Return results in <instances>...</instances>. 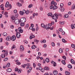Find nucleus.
Returning a JSON list of instances; mask_svg holds the SVG:
<instances>
[{
  "mask_svg": "<svg viewBox=\"0 0 75 75\" xmlns=\"http://www.w3.org/2000/svg\"><path fill=\"white\" fill-rule=\"evenodd\" d=\"M7 55H8V52L7 51H6L5 53L2 54L1 57L2 58H5V56H7Z\"/></svg>",
  "mask_w": 75,
  "mask_h": 75,
  "instance_id": "nucleus-1",
  "label": "nucleus"
},
{
  "mask_svg": "<svg viewBox=\"0 0 75 75\" xmlns=\"http://www.w3.org/2000/svg\"><path fill=\"white\" fill-rule=\"evenodd\" d=\"M26 21V19L25 18H22L21 19L20 23H24Z\"/></svg>",
  "mask_w": 75,
  "mask_h": 75,
  "instance_id": "nucleus-2",
  "label": "nucleus"
},
{
  "mask_svg": "<svg viewBox=\"0 0 75 75\" xmlns=\"http://www.w3.org/2000/svg\"><path fill=\"white\" fill-rule=\"evenodd\" d=\"M53 19L54 20H57L58 19V16H57V13L54 14L52 16Z\"/></svg>",
  "mask_w": 75,
  "mask_h": 75,
  "instance_id": "nucleus-3",
  "label": "nucleus"
},
{
  "mask_svg": "<svg viewBox=\"0 0 75 75\" xmlns=\"http://www.w3.org/2000/svg\"><path fill=\"white\" fill-rule=\"evenodd\" d=\"M15 23L16 25H18L20 23V21L18 19H15Z\"/></svg>",
  "mask_w": 75,
  "mask_h": 75,
  "instance_id": "nucleus-4",
  "label": "nucleus"
},
{
  "mask_svg": "<svg viewBox=\"0 0 75 75\" xmlns=\"http://www.w3.org/2000/svg\"><path fill=\"white\" fill-rule=\"evenodd\" d=\"M16 37L18 38H20L21 35H20V33H18V32H16Z\"/></svg>",
  "mask_w": 75,
  "mask_h": 75,
  "instance_id": "nucleus-5",
  "label": "nucleus"
},
{
  "mask_svg": "<svg viewBox=\"0 0 75 75\" xmlns=\"http://www.w3.org/2000/svg\"><path fill=\"white\" fill-rule=\"evenodd\" d=\"M47 27H46V29L47 30H48L49 29H50L51 30H53V28H51L50 27H49L48 25H47Z\"/></svg>",
  "mask_w": 75,
  "mask_h": 75,
  "instance_id": "nucleus-6",
  "label": "nucleus"
},
{
  "mask_svg": "<svg viewBox=\"0 0 75 75\" xmlns=\"http://www.w3.org/2000/svg\"><path fill=\"white\" fill-rule=\"evenodd\" d=\"M24 50V46L23 45H21L20 47V50L21 51H23Z\"/></svg>",
  "mask_w": 75,
  "mask_h": 75,
  "instance_id": "nucleus-7",
  "label": "nucleus"
},
{
  "mask_svg": "<svg viewBox=\"0 0 75 75\" xmlns=\"http://www.w3.org/2000/svg\"><path fill=\"white\" fill-rule=\"evenodd\" d=\"M16 39V36L15 35H13V37L11 38V40L12 41H15Z\"/></svg>",
  "mask_w": 75,
  "mask_h": 75,
  "instance_id": "nucleus-8",
  "label": "nucleus"
},
{
  "mask_svg": "<svg viewBox=\"0 0 75 75\" xmlns=\"http://www.w3.org/2000/svg\"><path fill=\"white\" fill-rule=\"evenodd\" d=\"M35 36L33 34L31 35L30 37V40H31V39H33V38H35Z\"/></svg>",
  "mask_w": 75,
  "mask_h": 75,
  "instance_id": "nucleus-9",
  "label": "nucleus"
},
{
  "mask_svg": "<svg viewBox=\"0 0 75 75\" xmlns=\"http://www.w3.org/2000/svg\"><path fill=\"white\" fill-rule=\"evenodd\" d=\"M47 25H45V24H44L42 23L41 24V27H43V28H46V27H47Z\"/></svg>",
  "mask_w": 75,
  "mask_h": 75,
  "instance_id": "nucleus-10",
  "label": "nucleus"
},
{
  "mask_svg": "<svg viewBox=\"0 0 75 75\" xmlns=\"http://www.w3.org/2000/svg\"><path fill=\"white\" fill-rule=\"evenodd\" d=\"M51 4L52 5L53 4L54 6H55L57 4V3L54 2V1H52L51 2Z\"/></svg>",
  "mask_w": 75,
  "mask_h": 75,
  "instance_id": "nucleus-11",
  "label": "nucleus"
},
{
  "mask_svg": "<svg viewBox=\"0 0 75 75\" xmlns=\"http://www.w3.org/2000/svg\"><path fill=\"white\" fill-rule=\"evenodd\" d=\"M34 42H36V44H37L40 42V40H38L35 39L34 40Z\"/></svg>",
  "mask_w": 75,
  "mask_h": 75,
  "instance_id": "nucleus-12",
  "label": "nucleus"
},
{
  "mask_svg": "<svg viewBox=\"0 0 75 75\" xmlns=\"http://www.w3.org/2000/svg\"><path fill=\"white\" fill-rule=\"evenodd\" d=\"M54 75H57L58 74V71L56 70H54L53 72Z\"/></svg>",
  "mask_w": 75,
  "mask_h": 75,
  "instance_id": "nucleus-13",
  "label": "nucleus"
},
{
  "mask_svg": "<svg viewBox=\"0 0 75 75\" xmlns=\"http://www.w3.org/2000/svg\"><path fill=\"white\" fill-rule=\"evenodd\" d=\"M10 40H11V37L9 36L7 37L6 38V40L7 41H10Z\"/></svg>",
  "mask_w": 75,
  "mask_h": 75,
  "instance_id": "nucleus-14",
  "label": "nucleus"
},
{
  "mask_svg": "<svg viewBox=\"0 0 75 75\" xmlns=\"http://www.w3.org/2000/svg\"><path fill=\"white\" fill-rule=\"evenodd\" d=\"M21 23L20 25L21 27H24V25H25V23Z\"/></svg>",
  "mask_w": 75,
  "mask_h": 75,
  "instance_id": "nucleus-15",
  "label": "nucleus"
},
{
  "mask_svg": "<svg viewBox=\"0 0 75 75\" xmlns=\"http://www.w3.org/2000/svg\"><path fill=\"white\" fill-rule=\"evenodd\" d=\"M7 72H10L11 71V69L10 68H8L6 69Z\"/></svg>",
  "mask_w": 75,
  "mask_h": 75,
  "instance_id": "nucleus-16",
  "label": "nucleus"
},
{
  "mask_svg": "<svg viewBox=\"0 0 75 75\" xmlns=\"http://www.w3.org/2000/svg\"><path fill=\"white\" fill-rule=\"evenodd\" d=\"M48 16H50V17H52L53 16V14L52 13H49L48 14Z\"/></svg>",
  "mask_w": 75,
  "mask_h": 75,
  "instance_id": "nucleus-17",
  "label": "nucleus"
},
{
  "mask_svg": "<svg viewBox=\"0 0 75 75\" xmlns=\"http://www.w3.org/2000/svg\"><path fill=\"white\" fill-rule=\"evenodd\" d=\"M6 68H9L10 67V63H8L7 64V65L6 66Z\"/></svg>",
  "mask_w": 75,
  "mask_h": 75,
  "instance_id": "nucleus-18",
  "label": "nucleus"
},
{
  "mask_svg": "<svg viewBox=\"0 0 75 75\" xmlns=\"http://www.w3.org/2000/svg\"><path fill=\"white\" fill-rule=\"evenodd\" d=\"M4 6L3 5H1L0 6V8H1L2 10H4V7H3Z\"/></svg>",
  "mask_w": 75,
  "mask_h": 75,
  "instance_id": "nucleus-19",
  "label": "nucleus"
},
{
  "mask_svg": "<svg viewBox=\"0 0 75 75\" xmlns=\"http://www.w3.org/2000/svg\"><path fill=\"white\" fill-rule=\"evenodd\" d=\"M71 27L72 29H73V28H75V24L71 25Z\"/></svg>",
  "mask_w": 75,
  "mask_h": 75,
  "instance_id": "nucleus-20",
  "label": "nucleus"
},
{
  "mask_svg": "<svg viewBox=\"0 0 75 75\" xmlns=\"http://www.w3.org/2000/svg\"><path fill=\"white\" fill-rule=\"evenodd\" d=\"M68 67L70 69H71L72 67V66L70 64H69L68 65Z\"/></svg>",
  "mask_w": 75,
  "mask_h": 75,
  "instance_id": "nucleus-21",
  "label": "nucleus"
},
{
  "mask_svg": "<svg viewBox=\"0 0 75 75\" xmlns=\"http://www.w3.org/2000/svg\"><path fill=\"white\" fill-rule=\"evenodd\" d=\"M57 8H58V7L57 6H53V10H55V9H57Z\"/></svg>",
  "mask_w": 75,
  "mask_h": 75,
  "instance_id": "nucleus-22",
  "label": "nucleus"
},
{
  "mask_svg": "<svg viewBox=\"0 0 75 75\" xmlns=\"http://www.w3.org/2000/svg\"><path fill=\"white\" fill-rule=\"evenodd\" d=\"M17 5L18 6H22V4H21L19 2H18L17 4Z\"/></svg>",
  "mask_w": 75,
  "mask_h": 75,
  "instance_id": "nucleus-23",
  "label": "nucleus"
},
{
  "mask_svg": "<svg viewBox=\"0 0 75 75\" xmlns=\"http://www.w3.org/2000/svg\"><path fill=\"white\" fill-rule=\"evenodd\" d=\"M45 70H49V67L47 66H45L44 68Z\"/></svg>",
  "mask_w": 75,
  "mask_h": 75,
  "instance_id": "nucleus-24",
  "label": "nucleus"
},
{
  "mask_svg": "<svg viewBox=\"0 0 75 75\" xmlns=\"http://www.w3.org/2000/svg\"><path fill=\"white\" fill-rule=\"evenodd\" d=\"M64 18H68V17H69V15L67 14H66L64 16Z\"/></svg>",
  "mask_w": 75,
  "mask_h": 75,
  "instance_id": "nucleus-25",
  "label": "nucleus"
},
{
  "mask_svg": "<svg viewBox=\"0 0 75 75\" xmlns=\"http://www.w3.org/2000/svg\"><path fill=\"white\" fill-rule=\"evenodd\" d=\"M62 62L63 64V65H65V64H66V63L64 60H62Z\"/></svg>",
  "mask_w": 75,
  "mask_h": 75,
  "instance_id": "nucleus-26",
  "label": "nucleus"
},
{
  "mask_svg": "<svg viewBox=\"0 0 75 75\" xmlns=\"http://www.w3.org/2000/svg\"><path fill=\"white\" fill-rule=\"evenodd\" d=\"M59 52L60 53H62L63 51L62 49H60L59 50Z\"/></svg>",
  "mask_w": 75,
  "mask_h": 75,
  "instance_id": "nucleus-27",
  "label": "nucleus"
},
{
  "mask_svg": "<svg viewBox=\"0 0 75 75\" xmlns=\"http://www.w3.org/2000/svg\"><path fill=\"white\" fill-rule=\"evenodd\" d=\"M71 64H74V60L72 59H71Z\"/></svg>",
  "mask_w": 75,
  "mask_h": 75,
  "instance_id": "nucleus-28",
  "label": "nucleus"
},
{
  "mask_svg": "<svg viewBox=\"0 0 75 75\" xmlns=\"http://www.w3.org/2000/svg\"><path fill=\"white\" fill-rule=\"evenodd\" d=\"M46 61L47 62H50V60H49V58H47L46 59Z\"/></svg>",
  "mask_w": 75,
  "mask_h": 75,
  "instance_id": "nucleus-29",
  "label": "nucleus"
},
{
  "mask_svg": "<svg viewBox=\"0 0 75 75\" xmlns=\"http://www.w3.org/2000/svg\"><path fill=\"white\" fill-rule=\"evenodd\" d=\"M3 35L4 36H7V33L6 32L4 33H3Z\"/></svg>",
  "mask_w": 75,
  "mask_h": 75,
  "instance_id": "nucleus-30",
  "label": "nucleus"
},
{
  "mask_svg": "<svg viewBox=\"0 0 75 75\" xmlns=\"http://www.w3.org/2000/svg\"><path fill=\"white\" fill-rule=\"evenodd\" d=\"M20 14H21V15L22 16H23V15H24V13H23V12L21 11H20Z\"/></svg>",
  "mask_w": 75,
  "mask_h": 75,
  "instance_id": "nucleus-31",
  "label": "nucleus"
},
{
  "mask_svg": "<svg viewBox=\"0 0 75 75\" xmlns=\"http://www.w3.org/2000/svg\"><path fill=\"white\" fill-rule=\"evenodd\" d=\"M26 66V64H22V67L23 68H25V66Z\"/></svg>",
  "mask_w": 75,
  "mask_h": 75,
  "instance_id": "nucleus-32",
  "label": "nucleus"
},
{
  "mask_svg": "<svg viewBox=\"0 0 75 75\" xmlns=\"http://www.w3.org/2000/svg\"><path fill=\"white\" fill-rule=\"evenodd\" d=\"M65 22H59V23L60 24H62V25H63V24H65Z\"/></svg>",
  "mask_w": 75,
  "mask_h": 75,
  "instance_id": "nucleus-33",
  "label": "nucleus"
},
{
  "mask_svg": "<svg viewBox=\"0 0 75 75\" xmlns=\"http://www.w3.org/2000/svg\"><path fill=\"white\" fill-rule=\"evenodd\" d=\"M75 4H74L73 5L72 7V9L73 10H74V9H75Z\"/></svg>",
  "mask_w": 75,
  "mask_h": 75,
  "instance_id": "nucleus-34",
  "label": "nucleus"
},
{
  "mask_svg": "<svg viewBox=\"0 0 75 75\" xmlns=\"http://www.w3.org/2000/svg\"><path fill=\"white\" fill-rule=\"evenodd\" d=\"M65 74L67 75H70V73L68 71H66Z\"/></svg>",
  "mask_w": 75,
  "mask_h": 75,
  "instance_id": "nucleus-35",
  "label": "nucleus"
},
{
  "mask_svg": "<svg viewBox=\"0 0 75 75\" xmlns=\"http://www.w3.org/2000/svg\"><path fill=\"white\" fill-rule=\"evenodd\" d=\"M62 41L63 42H67V41L65 40L64 38L62 39Z\"/></svg>",
  "mask_w": 75,
  "mask_h": 75,
  "instance_id": "nucleus-36",
  "label": "nucleus"
},
{
  "mask_svg": "<svg viewBox=\"0 0 75 75\" xmlns=\"http://www.w3.org/2000/svg\"><path fill=\"white\" fill-rule=\"evenodd\" d=\"M16 48V46L15 45H13V47H11V50H13L14 48Z\"/></svg>",
  "mask_w": 75,
  "mask_h": 75,
  "instance_id": "nucleus-37",
  "label": "nucleus"
},
{
  "mask_svg": "<svg viewBox=\"0 0 75 75\" xmlns=\"http://www.w3.org/2000/svg\"><path fill=\"white\" fill-rule=\"evenodd\" d=\"M21 69L18 70V72L19 74H20L21 73Z\"/></svg>",
  "mask_w": 75,
  "mask_h": 75,
  "instance_id": "nucleus-38",
  "label": "nucleus"
},
{
  "mask_svg": "<svg viewBox=\"0 0 75 75\" xmlns=\"http://www.w3.org/2000/svg\"><path fill=\"white\" fill-rule=\"evenodd\" d=\"M71 46L72 48H75V45L74 44H71Z\"/></svg>",
  "mask_w": 75,
  "mask_h": 75,
  "instance_id": "nucleus-39",
  "label": "nucleus"
},
{
  "mask_svg": "<svg viewBox=\"0 0 75 75\" xmlns=\"http://www.w3.org/2000/svg\"><path fill=\"white\" fill-rule=\"evenodd\" d=\"M12 19V23H14L16 22V19Z\"/></svg>",
  "mask_w": 75,
  "mask_h": 75,
  "instance_id": "nucleus-40",
  "label": "nucleus"
},
{
  "mask_svg": "<svg viewBox=\"0 0 75 75\" xmlns=\"http://www.w3.org/2000/svg\"><path fill=\"white\" fill-rule=\"evenodd\" d=\"M32 49H35V45H33L31 47Z\"/></svg>",
  "mask_w": 75,
  "mask_h": 75,
  "instance_id": "nucleus-41",
  "label": "nucleus"
},
{
  "mask_svg": "<svg viewBox=\"0 0 75 75\" xmlns=\"http://www.w3.org/2000/svg\"><path fill=\"white\" fill-rule=\"evenodd\" d=\"M26 66H28V67H31V64H29V63H28L27 64H26Z\"/></svg>",
  "mask_w": 75,
  "mask_h": 75,
  "instance_id": "nucleus-42",
  "label": "nucleus"
},
{
  "mask_svg": "<svg viewBox=\"0 0 75 75\" xmlns=\"http://www.w3.org/2000/svg\"><path fill=\"white\" fill-rule=\"evenodd\" d=\"M61 10L63 12L65 10V9H64V8H61Z\"/></svg>",
  "mask_w": 75,
  "mask_h": 75,
  "instance_id": "nucleus-43",
  "label": "nucleus"
},
{
  "mask_svg": "<svg viewBox=\"0 0 75 75\" xmlns=\"http://www.w3.org/2000/svg\"><path fill=\"white\" fill-rule=\"evenodd\" d=\"M52 47H54L55 46V43L54 42H52Z\"/></svg>",
  "mask_w": 75,
  "mask_h": 75,
  "instance_id": "nucleus-44",
  "label": "nucleus"
},
{
  "mask_svg": "<svg viewBox=\"0 0 75 75\" xmlns=\"http://www.w3.org/2000/svg\"><path fill=\"white\" fill-rule=\"evenodd\" d=\"M11 18L12 20H15V17L14 16H12Z\"/></svg>",
  "mask_w": 75,
  "mask_h": 75,
  "instance_id": "nucleus-45",
  "label": "nucleus"
},
{
  "mask_svg": "<svg viewBox=\"0 0 75 75\" xmlns=\"http://www.w3.org/2000/svg\"><path fill=\"white\" fill-rule=\"evenodd\" d=\"M8 59V58L6 57L5 58V59L4 60V61H7Z\"/></svg>",
  "mask_w": 75,
  "mask_h": 75,
  "instance_id": "nucleus-46",
  "label": "nucleus"
},
{
  "mask_svg": "<svg viewBox=\"0 0 75 75\" xmlns=\"http://www.w3.org/2000/svg\"><path fill=\"white\" fill-rule=\"evenodd\" d=\"M19 31L20 33H22L23 32V30L22 29H21V30Z\"/></svg>",
  "mask_w": 75,
  "mask_h": 75,
  "instance_id": "nucleus-47",
  "label": "nucleus"
},
{
  "mask_svg": "<svg viewBox=\"0 0 75 75\" xmlns=\"http://www.w3.org/2000/svg\"><path fill=\"white\" fill-rule=\"evenodd\" d=\"M57 16H60V17H61L62 16V15L61 14L59 13H57Z\"/></svg>",
  "mask_w": 75,
  "mask_h": 75,
  "instance_id": "nucleus-48",
  "label": "nucleus"
},
{
  "mask_svg": "<svg viewBox=\"0 0 75 75\" xmlns=\"http://www.w3.org/2000/svg\"><path fill=\"white\" fill-rule=\"evenodd\" d=\"M23 13L24 14H25V13H26V11L25 10H23Z\"/></svg>",
  "mask_w": 75,
  "mask_h": 75,
  "instance_id": "nucleus-49",
  "label": "nucleus"
},
{
  "mask_svg": "<svg viewBox=\"0 0 75 75\" xmlns=\"http://www.w3.org/2000/svg\"><path fill=\"white\" fill-rule=\"evenodd\" d=\"M33 6L32 5V4H30L28 6L29 8H31V7H32V6Z\"/></svg>",
  "mask_w": 75,
  "mask_h": 75,
  "instance_id": "nucleus-50",
  "label": "nucleus"
},
{
  "mask_svg": "<svg viewBox=\"0 0 75 75\" xmlns=\"http://www.w3.org/2000/svg\"><path fill=\"white\" fill-rule=\"evenodd\" d=\"M56 65H57V64L56 63V62H55L53 64V65L54 67H56Z\"/></svg>",
  "mask_w": 75,
  "mask_h": 75,
  "instance_id": "nucleus-51",
  "label": "nucleus"
},
{
  "mask_svg": "<svg viewBox=\"0 0 75 75\" xmlns=\"http://www.w3.org/2000/svg\"><path fill=\"white\" fill-rule=\"evenodd\" d=\"M40 71H41V72H44V69H42L40 70Z\"/></svg>",
  "mask_w": 75,
  "mask_h": 75,
  "instance_id": "nucleus-52",
  "label": "nucleus"
},
{
  "mask_svg": "<svg viewBox=\"0 0 75 75\" xmlns=\"http://www.w3.org/2000/svg\"><path fill=\"white\" fill-rule=\"evenodd\" d=\"M15 71L17 72V71H18V68H16L15 70Z\"/></svg>",
  "mask_w": 75,
  "mask_h": 75,
  "instance_id": "nucleus-53",
  "label": "nucleus"
},
{
  "mask_svg": "<svg viewBox=\"0 0 75 75\" xmlns=\"http://www.w3.org/2000/svg\"><path fill=\"white\" fill-rule=\"evenodd\" d=\"M62 58H63V59H65V60L66 59H67V58L65 56H62Z\"/></svg>",
  "mask_w": 75,
  "mask_h": 75,
  "instance_id": "nucleus-54",
  "label": "nucleus"
},
{
  "mask_svg": "<svg viewBox=\"0 0 75 75\" xmlns=\"http://www.w3.org/2000/svg\"><path fill=\"white\" fill-rule=\"evenodd\" d=\"M18 14L17 13L15 15V17L16 18H17L18 17Z\"/></svg>",
  "mask_w": 75,
  "mask_h": 75,
  "instance_id": "nucleus-55",
  "label": "nucleus"
},
{
  "mask_svg": "<svg viewBox=\"0 0 75 75\" xmlns=\"http://www.w3.org/2000/svg\"><path fill=\"white\" fill-rule=\"evenodd\" d=\"M28 27H29V25L28 24H27L26 25L25 28H28Z\"/></svg>",
  "mask_w": 75,
  "mask_h": 75,
  "instance_id": "nucleus-56",
  "label": "nucleus"
},
{
  "mask_svg": "<svg viewBox=\"0 0 75 75\" xmlns=\"http://www.w3.org/2000/svg\"><path fill=\"white\" fill-rule=\"evenodd\" d=\"M60 6L61 7H62L64 6V4H60Z\"/></svg>",
  "mask_w": 75,
  "mask_h": 75,
  "instance_id": "nucleus-57",
  "label": "nucleus"
},
{
  "mask_svg": "<svg viewBox=\"0 0 75 75\" xmlns=\"http://www.w3.org/2000/svg\"><path fill=\"white\" fill-rule=\"evenodd\" d=\"M59 31L60 32H62V29L61 28H59Z\"/></svg>",
  "mask_w": 75,
  "mask_h": 75,
  "instance_id": "nucleus-58",
  "label": "nucleus"
},
{
  "mask_svg": "<svg viewBox=\"0 0 75 75\" xmlns=\"http://www.w3.org/2000/svg\"><path fill=\"white\" fill-rule=\"evenodd\" d=\"M38 69L40 70V71H41V69H42V67L41 66H40L39 67Z\"/></svg>",
  "mask_w": 75,
  "mask_h": 75,
  "instance_id": "nucleus-59",
  "label": "nucleus"
},
{
  "mask_svg": "<svg viewBox=\"0 0 75 75\" xmlns=\"http://www.w3.org/2000/svg\"><path fill=\"white\" fill-rule=\"evenodd\" d=\"M16 64L17 65H20V64H21V63L19 62H18L16 63Z\"/></svg>",
  "mask_w": 75,
  "mask_h": 75,
  "instance_id": "nucleus-60",
  "label": "nucleus"
},
{
  "mask_svg": "<svg viewBox=\"0 0 75 75\" xmlns=\"http://www.w3.org/2000/svg\"><path fill=\"white\" fill-rule=\"evenodd\" d=\"M40 58V56H37L36 57V59H39Z\"/></svg>",
  "mask_w": 75,
  "mask_h": 75,
  "instance_id": "nucleus-61",
  "label": "nucleus"
},
{
  "mask_svg": "<svg viewBox=\"0 0 75 75\" xmlns=\"http://www.w3.org/2000/svg\"><path fill=\"white\" fill-rule=\"evenodd\" d=\"M14 26L13 25H11V28H14Z\"/></svg>",
  "mask_w": 75,
  "mask_h": 75,
  "instance_id": "nucleus-62",
  "label": "nucleus"
},
{
  "mask_svg": "<svg viewBox=\"0 0 75 75\" xmlns=\"http://www.w3.org/2000/svg\"><path fill=\"white\" fill-rule=\"evenodd\" d=\"M43 43H45L46 42V40H43Z\"/></svg>",
  "mask_w": 75,
  "mask_h": 75,
  "instance_id": "nucleus-63",
  "label": "nucleus"
},
{
  "mask_svg": "<svg viewBox=\"0 0 75 75\" xmlns=\"http://www.w3.org/2000/svg\"><path fill=\"white\" fill-rule=\"evenodd\" d=\"M65 50H66V51H67V52H68V51H69V49L66 48L65 49Z\"/></svg>",
  "mask_w": 75,
  "mask_h": 75,
  "instance_id": "nucleus-64",
  "label": "nucleus"
}]
</instances>
